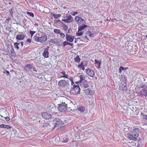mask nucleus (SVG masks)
I'll return each mask as SVG.
<instances>
[{"label":"nucleus","instance_id":"40","mask_svg":"<svg viewBox=\"0 0 147 147\" xmlns=\"http://www.w3.org/2000/svg\"><path fill=\"white\" fill-rule=\"evenodd\" d=\"M78 12L76 11H72L71 12V14L73 16H74L76 15V14H77Z\"/></svg>","mask_w":147,"mask_h":147},{"label":"nucleus","instance_id":"27","mask_svg":"<svg viewBox=\"0 0 147 147\" xmlns=\"http://www.w3.org/2000/svg\"><path fill=\"white\" fill-rule=\"evenodd\" d=\"M53 16L54 17V18L56 19H58L59 17L61 16L60 14H53Z\"/></svg>","mask_w":147,"mask_h":147},{"label":"nucleus","instance_id":"4","mask_svg":"<svg viewBox=\"0 0 147 147\" xmlns=\"http://www.w3.org/2000/svg\"><path fill=\"white\" fill-rule=\"evenodd\" d=\"M80 88L79 86L76 85L73 86V87L71 90V92L74 95L80 94Z\"/></svg>","mask_w":147,"mask_h":147},{"label":"nucleus","instance_id":"39","mask_svg":"<svg viewBox=\"0 0 147 147\" xmlns=\"http://www.w3.org/2000/svg\"><path fill=\"white\" fill-rule=\"evenodd\" d=\"M84 21V20L82 19L80 17L79 18V24H81V22L83 21Z\"/></svg>","mask_w":147,"mask_h":147},{"label":"nucleus","instance_id":"31","mask_svg":"<svg viewBox=\"0 0 147 147\" xmlns=\"http://www.w3.org/2000/svg\"><path fill=\"white\" fill-rule=\"evenodd\" d=\"M79 18L80 17L77 16H76L75 18V20L77 24H79Z\"/></svg>","mask_w":147,"mask_h":147},{"label":"nucleus","instance_id":"24","mask_svg":"<svg viewBox=\"0 0 147 147\" xmlns=\"http://www.w3.org/2000/svg\"><path fill=\"white\" fill-rule=\"evenodd\" d=\"M80 80L79 81V82L81 83L83 80H84L85 77L82 75H81L80 76Z\"/></svg>","mask_w":147,"mask_h":147},{"label":"nucleus","instance_id":"50","mask_svg":"<svg viewBox=\"0 0 147 147\" xmlns=\"http://www.w3.org/2000/svg\"><path fill=\"white\" fill-rule=\"evenodd\" d=\"M20 44H21V47H22L23 45H24V42H20Z\"/></svg>","mask_w":147,"mask_h":147},{"label":"nucleus","instance_id":"9","mask_svg":"<svg viewBox=\"0 0 147 147\" xmlns=\"http://www.w3.org/2000/svg\"><path fill=\"white\" fill-rule=\"evenodd\" d=\"M42 116L45 119H49L51 118L52 116L47 112H43L42 113Z\"/></svg>","mask_w":147,"mask_h":147},{"label":"nucleus","instance_id":"43","mask_svg":"<svg viewBox=\"0 0 147 147\" xmlns=\"http://www.w3.org/2000/svg\"><path fill=\"white\" fill-rule=\"evenodd\" d=\"M143 118L144 119L146 120V122H147V115H143Z\"/></svg>","mask_w":147,"mask_h":147},{"label":"nucleus","instance_id":"13","mask_svg":"<svg viewBox=\"0 0 147 147\" xmlns=\"http://www.w3.org/2000/svg\"><path fill=\"white\" fill-rule=\"evenodd\" d=\"M86 74L92 77L94 76V71L91 69H86Z\"/></svg>","mask_w":147,"mask_h":147},{"label":"nucleus","instance_id":"44","mask_svg":"<svg viewBox=\"0 0 147 147\" xmlns=\"http://www.w3.org/2000/svg\"><path fill=\"white\" fill-rule=\"evenodd\" d=\"M120 67L121 69H122L123 71L126 70V69L128 68L127 67H126V68L123 67H122V66H121Z\"/></svg>","mask_w":147,"mask_h":147},{"label":"nucleus","instance_id":"36","mask_svg":"<svg viewBox=\"0 0 147 147\" xmlns=\"http://www.w3.org/2000/svg\"><path fill=\"white\" fill-rule=\"evenodd\" d=\"M11 127L9 125H7L5 124H4V128H7V129H9L11 128Z\"/></svg>","mask_w":147,"mask_h":147},{"label":"nucleus","instance_id":"19","mask_svg":"<svg viewBox=\"0 0 147 147\" xmlns=\"http://www.w3.org/2000/svg\"><path fill=\"white\" fill-rule=\"evenodd\" d=\"M80 86L81 88H87L88 87V84L86 83V82H85L84 83H82L80 84Z\"/></svg>","mask_w":147,"mask_h":147},{"label":"nucleus","instance_id":"28","mask_svg":"<svg viewBox=\"0 0 147 147\" xmlns=\"http://www.w3.org/2000/svg\"><path fill=\"white\" fill-rule=\"evenodd\" d=\"M85 108L82 106H81L78 108V110L81 112H84L85 110Z\"/></svg>","mask_w":147,"mask_h":147},{"label":"nucleus","instance_id":"58","mask_svg":"<svg viewBox=\"0 0 147 147\" xmlns=\"http://www.w3.org/2000/svg\"><path fill=\"white\" fill-rule=\"evenodd\" d=\"M71 83H73V84H74V82H73H73H71Z\"/></svg>","mask_w":147,"mask_h":147},{"label":"nucleus","instance_id":"21","mask_svg":"<svg viewBox=\"0 0 147 147\" xmlns=\"http://www.w3.org/2000/svg\"><path fill=\"white\" fill-rule=\"evenodd\" d=\"M120 89L122 91H126L127 90V89L126 85H122V86H121L120 87Z\"/></svg>","mask_w":147,"mask_h":147},{"label":"nucleus","instance_id":"47","mask_svg":"<svg viewBox=\"0 0 147 147\" xmlns=\"http://www.w3.org/2000/svg\"><path fill=\"white\" fill-rule=\"evenodd\" d=\"M11 17H11L10 16L9 17H7V18L6 19V20L7 21H9L11 19Z\"/></svg>","mask_w":147,"mask_h":147},{"label":"nucleus","instance_id":"48","mask_svg":"<svg viewBox=\"0 0 147 147\" xmlns=\"http://www.w3.org/2000/svg\"><path fill=\"white\" fill-rule=\"evenodd\" d=\"M69 79L71 82H73V79L71 77H68V78Z\"/></svg>","mask_w":147,"mask_h":147},{"label":"nucleus","instance_id":"35","mask_svg":"<svg viewBox=\"0 0 147 147\" xmlns=\"http://www.w3.org/2000/svg\"><path fill=\"white\" fill-rule=\"evenodd\" d=\"M3 73L6 74L7 76H9L10 75L9 72L6 70H4Z\"/></svg>","mask_w":147,"mask_h":147},{"label":"nucleus","instance_id":"14","mask_svg":"<svg viewBox=\"0 0 147 147\" xmlns=\"http://www.w3.org/2000/svg\"><path fill=\"white\" fill-rule=\"evenodd\" d=\"M33 68V65L32 64H28L26 65L24 67V69L27 71H29L30 70Z\"/></svg>","mask_w":147,"mask_h":147},{"label":"nucleus","instance_id":"20","mask_svg":"<svg viewBox=\"0 0 147 147\" xmlns=\"http://www.w3.org/2000/svg\"><path fill=\"white\" fill-rule=\"evenodd\" d=\"M43 56L45 58L48 57L49 52L48 51L44 50V52L43 53Z\"/></svg>","mask_w":147,"mask_h":147},{"label":"nucleus","instance_id":"62","mask_svg":"<svg viewBox=\"0 0 147 147\" xmlns=\"http://www.w3.org/2000/svg\"><path fill=\"white\" fill-rule=\"evenodd\" d=\"M10 31H11V32L12 31H13V30H12V31L10 30Z\"/></svg>","mask_w":147,"mask_h":147},{"label":"nucleus","instance_id":"64","mask_svg":"<svg viewBox=\"0 0 147 147\" xmlns=\"http://www.w3.org/2000/svg\"><path fill=\"white\" fill-rule=\"evenodd\" d=\"M75 43H76V41H75Z\"/></svg>","mask_w":147,"mask_h":147},{"label":"nucleus","instance_id":"46","mask_svg":"<svg viewBox=\"0 0 147 147\" xmlns=\"http://www.w3.org/2000/svg\"><path fill=\"white\" fill-rule=\"evenodd\" d=\"M5 119L7 121H9L10 120V118L8 117H4Z\"/></svg>","mask_w":147,"mask_h":147},{"label":"nucleus","instance_id":"2","mask_svg":"<svg viewBox=\"0 0 147 147\" xmlns=\"http://www.w3.org/2000/svg\"><path fill=\"white\" fill-rule=\"evenodd\" d=\"M66 123V121H63L61 119H56L54 123V128L61 127L63 124Z\"/></svg>","mask_w":147,"mask_h":147},{"label":"nucleus","instance_id":"42","mask_svg":"<svg viewBox=\"0 0 147 147\" xmlns=\"http://www.w3.org/2000/svg\"><path fill=\"white\" fill-rule=\"evenodd\" d=\"M59 22L60 23H61V24H62V23H63L62 22H61V20H54V22L55 23H58Z\"/></svg>","mask_w":147,"mask_h":147},{"label":"nucleus","instance_id":"49","mask_svg":"<svg viewBox=\"0 0 147 147\" xmlns=\"http://www.w3.org/2000/svg\"><path fill=\"white\" fill-rule=\"evenodd\" d=\"M26 42H31V40L30 38H28Z\"/></svg>","mask_w":147,"mask_h":147},{"label":"nucleus","instance_id":"23","mask_svg":"<svg viewBox=\"0 0 147 147\" xmlns=\"http://www.w3.org/2000/svg\"><path fill=\"white\" fill-rule=\"evenodd\" d=\"M63 47H64L67 45H69L70 46H72L73 44L71 43L68 42L67 41H65L63 42Z\"/></svg>","mask_w":147,"mask_h":147},{"label":"nucleus","instance_id":"52","mask_svg":"<svg viewBox=\"0 0 147 147\" xmlns=\"http://www.w3.org/2000/svg\"><path fill=\"white\" fill-rule=\"evenodd\" d=\"M32 69H33V71H34L36 72H37V70L35 68L33 67V68H32Z\"/></svg>","mask_w":147,"mask_h":147},{"label":"nucleus","instance_id":"12","mask_svg":"<svg viewBox=\"0 0 147 147\" xmlns=\"http://www.w3.org/2000/svg\"><path fill=\"white\" fill-rule=\"evenodd\" d=\"M131 131L134 133V134L135 135L134 137L136 138V141L137 140V138L138 137L139 134V129L138 128H135L134 129L133 131Z\"/></svg>","mask_w":147,"mask_h":147},{"label":"nucleus","instance_id":"34","mask_svg":"<svg viewBox=\"0 0 147 147\" xmlns=\"http://www.w3.org/2000/svg\"><path fill=\"white\" fill-rule=\"evenodd\" d=\"M62 24L64 25V26L63 27L64 30L65 31L67 30L68 29L67 26L66 24H65L63 23H62Z\"/></svg>","mask_w":147,"mask_h":147},{"label":"nucleus","instance_id":"5","mask_svg":"<svg viewBox=\"0 0 147 147\" xmlns=\"http://www.w3.org/2000/svg\"><path fill=\"white\" fill-rule=\"evenodd\" d=\"M67 106V105L66 104H59L58 107V110L61 112H64L66 111Z\"/></svg>","mask_w":147,"mask_h":147},{"label":"nucleus","instance_id":"22","mask_svg":"<svg viewBox=\"0 0 147 147\" xmlns=\"http://www.w3.org/2000/svg\"><path fill=\"white\" fill-rule=\"evenodd\" d=\"M74 61L75 62L77 63H79L80 61V59L79 57V55H77L76 57L74 58Z\"/></svg>","mask_w":147,"mask_h":147},{"label":"nucleus","instance_id":"57","mask_svg":"<svg viewBox=\"0 0 147 147\" xmlns=\"http://www.w3.org/2000/svg\"><path fill=\"white\" fill-rule=\"evenodd\" d=\"M84 37L86 39H88V38H87V36H84Z\"/></svg>","mask_w":147,"mask_h":147},{"label":"nucleus","instance_id":"53","mask_svg":"<svg viewBox=\"0 0 147 147\" xmlns=\"http://www.w3.org/2000/svg\"><path fill=\"white\" fill-rule=\"evenodd\" d=\"M71 30V29H69L68 30V31L67 32V33H69L70 32V31Z\"/></svg>","mask_w":147,"mask_h":147},{"label":"nucleus","instance_id":"26","mask_svg":"<svg viewBox=\"0 0 147 147\" xmlns=\"http://www.w3.org/2000/svg\"><path fill=\"white\" fill-rule=\"evenodd\" d=\"M20 43H18L17 42H16L14 44V47L17 49L18 50L19 49V47L18 46V45H20Z\"/></svg>","mask_w":147,"mask_h":147},{"label":"nucleus","instance_id":"41","mask_svg":"<svg viewBox=\"0 0 147 147\" xmlns=\"http://www.w3.org/2000/svg\"><path fill=\"white\" fill-rule=\"evenodd\" d=\"M29 32L31 35V36H32L35 33V32L33 31L32 30H30L29 31Z\"/></svg>","mask_w":147,"mask_h":147},{"label":"nucleus","instance_id":"37","mask_svg":"<svg viewBox=\"0 0 147 147\" xmlns=\"http://www.w3.org/2000/svg\"><path fill=\"white\" fill-rule=\"evenodd\" d=\"M59 34L60 35V36L61 38H63L65 36L64 34L62 32H60V33Z\"/></svg>","mask_w":147,"mask_h":147},{"label":"nucleus","instance_id":"63","mask_svg":"<svg viewBox=\"0 0 147 147\" xmlns=\"http://www.w3.org/2000/svg\"><path fill=\"white\" fill-rule=\"evenodd\" d=\"M10 31H11V32L12 31H13V30H12V31L10 30Z\"/></svg>","mask_w":147,"mask_h":147},{"label":"nucleus","instance_id":"6","mask_svg":"<svg viewBox=\"0 0 147 147\" xmlns=\"http://www.w3.org/2000/svg\"><path fill=\"white\" fill-rule=\"evenodd\" d=\"M88 64V63L87 61H83L80 64H79L78 67L82 70H84L85 69V67H86L87 66Z\"/></svg>","mask_w":147,"mask_h":147},{"label":"nucleus","instance_id":"32","mask_svg":"<svg viewBox=\"0 0 147 147\" xmlns=\"http://www.w3.org/2000/svg\"><path fill=\"white\" fill-rule=\"evenodd\" d=\"M26 13H27V14H28V15H29L31 17H34V14L32 12H30L29 11H27L26 12Z\"/></svg>","mask_w":147,"mask_h":147},{"label":"nucleus","instance_id":"15","mask_svg":"<svg viewBox=\"0 0 147 147\" xmlns=\"http://www.w3.org/2000/svg\"><path fill=\"white\" fill-rule=\"evenodd\" d=\"M84 92L86 95H92L93 94L94 92L92 90H90L89 88H87L84 90Z\"/></svg>","mask_w":147,"mask_h":147},{"label":"nucleus","instance_id":"3","mask_svg":"<svg viewBox=\"0 0 147 147\" xmlns=\"http://www.w3.org/2000/svg\"><path fill=\"white\" fill-rule=\"evenodd\" d=\"M140 88H142V90L140 92V95L142 96H147V86L144 85H140Z\"/></svg>","mask_w":147,"mask_h":147},{"label":"nucleus","instance_id":"61","mask_svg":"<svg viewBox=\"0 0 147 147\" xmlns=\"http://www.w3.org/2000/svg\"><path fill=\"white\" fill-rule=\"evenodd\" d=\"M75 139H78V138H76V137L75 138Z\"/></svg>","mask_w":147,"mask_h":147},{"label":"nucleus","instance_id":"59","mask_svg":"<svg viewBox=\"0 0 147 147\" xmlns=\"http://www.w3.org/2000/svg\"><path fill=\"white\" fill-rule=\"evenodd\" d=\"M146 38H147V35L146 36Z\"/></svg>","mask_w":147,"mask_h":147},{"label":"nucleus","instance_id":"29","mask_svg":"<svg viewBox=\"0 0 147 147\" xmlns=\"http://www.w3.org/2000/svg\"><path fill=\"white\" fill-rule=\"evenodd\" d=\"M53 32L55 33L59 34L60 33L61 31L57 29H55L53 30Z\"/></svg>","mask_w":147,"mask_h":147},{"label":"nucleus","instance_id":"30","mask_svg":"<svg viewBox=\"0 0 147 147\" xmlns=\"http://www.w3.org/2000/svg\"><path fill=\"white\" fill-rule=\"evenodd\" d=\"M49 125V122H45L44 123H43V125H42V127H48Z\"/></svg>","mask_w":147,"mask_h":147},{"label":"nucleus","instance_id":"7","mask_svg":"<svg viewBox=\"0 0 147 147\" xmlns=\"http://www.w3.org/2000/svg\"><path fill=\"white\" fill-rule=\"evenodd\" d=\"M134 133L132 132L131 131L129 132L127 134V137L129 140H131L133 141H136V138L134 136L135 135L134 134Z\"/></svg>","mask_w":147,"mask_h":147},{"label":"nucleus","instance_id":"45","mask_svg":"<svg viewBox=\"0 0 147 147\" xmlns=\"http://www.w3.org/2000/svg\"><path fill=\"white\" fill-rule=\"evenodd\" d=\"M69 139H66L65 140H63V141H62V142L64 143H66L68 141Z\"/></svg>","mask_w":147,"mask_h":147},{"label":"nucleus","instance_id":"11","mask_svg":"<svg viewBox=\"0 0 147 147\" xmlns=\"http://www.w3.org/2000/svg\"><path fill=\"white\" fill-rule=\"evenodd\" d=\"M66 38L67 41L72 42L74 39V37L71 35H69L67 34L66 36Z\"/></svg>","mask_w":147,"mask_h":147},{"label":"nucleus","instance_id":"33","mask_svg":"<svg viewBox=\"0 0 147 147\" xmlns=\"http://www.w3.org/2000/svg\"><path fill=\"white\" fill-rule=\"evenodd\" d=\"M9 13L10 14V16L11 17H12L13 18V11L12 9H10L9 10Z\"/></svg>","mask_w":147,"mask_h":147},{"label":"nucleus","instance_id":"25","mask_svg":"<svg viewBox=\"0 0 147 147\" xmlns=\"http://www.w3.org/2000/svg\"><path fill=\"white\" fill-rule=\"evenodd\" d=\"M61 73L63 75V76H62L61 77V78L62 77H65L66 78H68V77L69 76L65 74V72L64 71H63Z\"/></svg>","mask_w":147,"mask_h":147},{"label":"nucleus","instance_id":"54","mask_svg":"<svg viewBox=\"0 0 147 147\" xmlns=\"http://www.w3.org/2000/svg\"><path fill=\"white\" fill-rule=\"evenodd\" d=\"M4 124L0 125V127H1V128H4Z\"/></svg>","mask_w":147,"mask_h":147},{"label":"nucleus","instance_id":"38","mask_svg":"<svg viewBox=\"0 0 147 147\" xmlns=\"http://www.w3.org/2000/svg\"><path fill=\"white\" fill-rule=\"evenodd\" d=\"M83 33V32H77V33H76V35L77 36H81L82 35Z\"/></svg>","mask_w":147,"mask_h":147},{"label":"nucleus","instance_id":"16","mask_svg":"<svg viewBox=\"0 0 147 147\" xmlns=\"http://www.w3.org/2000/svg\"><path fill=\"white\" fill-rule=\"evenodd\" d=\"M26 36V35L24 34H19L17 35L16 38L18 40H22L24 39Z\"/></svg>","mask_w":147,"mask_h":147},{"label":"nucleus","instance_id":"8","mask_svg":"<svg viewBox=\"0 0 147 147\" xmlns=\"http://www.w3.org/2000/svg\"><path fill=\"white\" fill-rule=\"evenodd\" d=\"M69 81L67 80V81L64 80H61L59 82L58 85L59 86L63 87L67 84H69Z\"/></svg>","mask_w":147,"mask_h":147},{"label":"nucleus","instance_id":"18","mask_svg":"<svg viewBox=\"0 0 147 147\" xmlns=\"http://www.w3.org/2000/svg\"><path fill=\"white\" fill-rule=\"evenodd\" d=\"M87 27V26L85 24H83L82 26H80L78 27V32H80L83 30L84 28Z\"/></svg>","mask_w":147,"mask_h":147},{"label":"nucleus","instance_id":"10","mask_svg":"<svg viewBox=\"0 0 147 147\" xmlns=\"http://www.w3.org/2000/svg\"><path fill=\"white\" fill-rule=\"evenodd\" d=\"M67 18L66 19H62V21L66 23H68L72 22L73 20V18L71 15L68 16Z\"/></svg>","mask_w":147,"mask_h":147},{"label":"nucleus","instance_id":"60","mask_svg":"<svg viewBox=\"0 0 147 147\" xmlns=\"http://www.w3.org/2000/svg\"><path fill=\"white\" fill-rule=\"evenodd\" d=\"M1 117H3V116H2V115H1Z\"/></svg>","mask_w":147,"mask_h":147},{"label":"nucleus","instance_id":"55","mask_svg":"<svg viewBox=\"0 0 147 147\" xmlns=\"http://www.w3.org/2000/svg\"><path fill=\"white\" fill-rule=\"evenodd\" d=\"M89 36H90V37H93L94 36V35H93V34H90V35H89Z\"/></svg>","mask_w":147,"mask_h":147},{"label":"nucleus","instance_id":"56","mask_svg":"<svg viewBox=\"0 0 147 147\" xmlns=\"http://www.w3.org/2000/svg\"><path fill=\"white\" fill-rule=\"evenodd\" d=\"M121 71H122L121 69V68L120 67L119 69V72L120 73H121Z\"/></svg>","mask_w":147,"mask_h":147},{"label":"nucleus","instance_id":"1","mask_svg":"<svg viewBox=\"0 0 147 147\" xmlns=\"http://www.w3.org/2000/svg\"><path fill=\"white\" fill-rule=\"evenodd\" d=\"M40 36L37 37L36 36L34 37V39L36 41L40 42L41 43L45 42L47 39V37L45 33H42Z\"/></svg>","mask_w":147,"mask_h":147},{"label":"nucleus","instance_id":"17","mask_svg":"<svg viewBox=\"0 0 147 147\" xmlns=\"http://www.w3.org/2000/svg\"><path fill=\"white\" fill-rule=\"evenodd\" d=\"M95 61L96 67L98 68H99L100 67V65L101 63V61L95 60Z\"/></svg>","mask_w":147,"mask_h":147},{"label":"nucleus","instance_id":"51","mask_svg":"<svg viewBox=\"0 0 147 147\" xmlns=\"http://www.w3.org/2000/svg\"><path fill=\"white\" fill-rule=\"evenodd\" d=\"M50 47L49 46H47V47L44 50L48 51V49Z\"/></svg>","mask_w":147,"mask_h":147}]
</instances>
